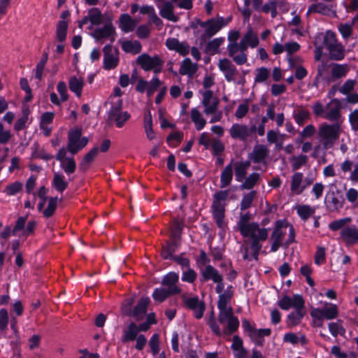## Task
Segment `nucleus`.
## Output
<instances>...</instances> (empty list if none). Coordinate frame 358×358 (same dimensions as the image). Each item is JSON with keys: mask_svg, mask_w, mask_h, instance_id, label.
<instances>
[{"mask_svg": "<svg viewBox=\"0 0 358 358\" xmlns=\"http://www.w3.org/2000/svg\"><path fill=\"white\" fill-rule=\"evenodd\" d=\"M83 85L84 80L83 78L73 76L69 79V89L72 92L75 93L78 97H80L82 95Z\"/></svg>", "mask_w": 358, "mask_h": 358, "instance_id": "nucleus-31", "label": "nucleus"}, {"mask_svg": "<svg viewBox=\"0 0 358 358\" xmlns=\"http://www.w3.org/2000/svg\"><path fill=\"white\" fill-rule=\"evenodd\" d=\"M341 133V128L338 123L320 124L317 131V138L325 150L334 147L338 140Z\"/></svg>", "mask_w": 358, "mask_h": 358, "instance_id": "nucleus-3", "label": "nucleus"}, {"mask_svg": "<svg viewBox=\"0 0 358 358\" xmlns=\"http://www.w3.org/2000/svg\"><path fill=\"white\" fill-rule=\"evenodd\" d=\"M58 203V198L57 197H51L49 199L48 201V207L43 210V215L46 217H49L51 215H53L57 205Z\"/></svg>", "mask_w": 358, "mask_h": 358, "instance_id": "nucleus-54", "label": "nucleus"}, {"mask_svg": "<svg viewBox=\"0 0 358 358\" xmlns=\"http://www.w3.org/2000/svg\"><path fill=\"white\" fill-rule=\"evenodd\" d=\"M306 312L294 310L289 313L287 316L286 323L288 327L292 328L301 323Z\"/></svg>", "mask_w": 358, "mask_h": 358, "instance_id": "nucleus-32", "label": "nucleus"}, {"mask_svg": "<svg viewBox=\"0 0 358 358\" xmlns=\"http://www.w3.org/2000/svg\"><path fill=\"white\" fill-rule=\"evenodd\" d=\"M169 295H173L169 291L164 288H156L152 294V297L155 301L158 302L164 301Z\"/></svg>", "mask_w": 358, "mask_h": 358, "instance_id": "nucleus-48", "label": "nucleus"}, {"mask_svg": "<svg viewBox=\"0 0 358 358\" xmlns=\"http://www.w3.org/2000/svg\"><path fill=\"white\" fill-rule=\"evenodd\" d=\"M259 43V39L257 36L252 31H248L242 38L238 43V45L242 48V49L247 50L248 48L250 47L252 48H255Z\"/></svg>", "mask_w": 358, "mask_h": 358, "instance_id": "nucleus-28", "label": "nucleus"}, {"mask_svg": "<svg viewBox=\"0 0 358 358\" xmlns=\"http://www.w3.org/2000/svg\"><path fill=\"white\" fill-rule=\"evenodd\" d=\"M88 138L82 136V129L74 127L68 133L67 150L72 155H75L84 148L88 143Z\"/></svg>", "mask_w": 358, "mask_h": 358, "instance_id": "nucleus-5", "label": "nucleus"}, {"mask_svg": "<svg viewBox=\"0 0 358 358\" xmlns=\"http://www.w3.org/2000/svg\"><path fill=\"white\" fill-rule=\"evenodd\" d=\"M108 16L103 15L98 8H94L90 9L87 15V19H89V22L91 23L90 29H93L94 26L99 25L103 20L105 22Z\"/></svg>", "mask_w": 358, "mask_h": 358, "instance_id": "nucleus-29", "label": "nucleus"}, {"mask_svg": "<svg viewBox=\"0 0 358 358\" xmlns=\"http://www.w3.org/2000/svg\"><path fill=\"white\" fill-rule=\"evenodd\" d=\"M227 24V22H224V18L221 17L217 20H209L208 22L202 24V26L206 27V34L208 36H211L215 34Z\"/></svg>", "mask_w": 358, "mask_h": 358, "instance_id": "nucleus-25", "label": "nucleus"}, {"mask_svg": "<svg viewBox=\"0 0 358 358\" xmlns=\"http://www.w3.org/2000/svg\"><path fill=\"white\" fill-rule=\"evenodd\" d=\"M218 68L224 73L227 81L234 80L236 74V69L231 61L227 59H220L218 63Z\"/></svg>", "mask_w": 358, "mask_h": 358, "instance_id": "nucleus-21", "label": "nucleus"}, {"mask_svg": "<svg viewBox=\"0 0 358 358\" xmlns=\"http://www.w3.org/2000/svg\"><path fill=\"white\" fill-rule=\"evenodd\" d=\"M243 327L256 345H262L264 341V337L268 335V329H256L247 320L243 321Z\"/></svg>", "mask_w": 358, "mask_h": 358, "instance_id": "nucleus-12", "label": "nucleus"}, {"mask_svg": "<svg viewBox=\"0 0 358 358\" xmlns=\"http://www.w3.org/2000/svg\"><path fill=\"white\" fill-rule=\"evenodd\" d=\"M179 282V275L175 272H169L164 276L162 283L167 287V290L173 294H177L181 292V289L178 286Z\"/></svg>", "mask_w": 358, "mask_h": 358, "instance_id": "nucleus-16", "label": "nucleus"}, {"mask_svg": "<svg viewBox=\"0 0 358 358\" xmlns=\"http://www.w3.org/2000/svg\"><path fill=\"white\" fill-rule=\"evenodd\" d=\"M202 278L204 281L212 280L217 283L216 291L220 294L224 289L222 275L218 271L211 266H206L201 272Z\"/></svg>", "mask_w": 358, "mask_h": 358, "instance_id": "nucleus-13", "label": "nucleus"}, {"mask_svg": "<svg viewBox=\"0 0 358 358\" xmlns=\"http://www.w3.org/2000/svg\"><path fill=\"white\" fill-rule=\"evenodd\" d=\"M316 132L315 127L313 124H308L299 133V137L301 138L299 141L302 142L303 139L312 137Z\"/></svg>", "mask_w": 358, "mask_h": 358, "instance_id": "nucleus-58", "label": "nucleus"}, {"mask_svg": "<svg viewBox=\"0 0 358 358\" xmlns=\"http://www.w3.org/2000/svg\"><path fill=\"white\" fill-rule=\"evenodd\" d=\"M52 185L60 192H62L67 187V182L64 177L59 173H55Z\"/></svg>", "mask_w": 358, "mask_h": 358, "instance_id": "nucleus-45", "label": "nucleus"}, {"mask_svg": "<svg viewBox=\"0 0 358 358\" xmlns=\"http://www.w3.org/2000/svg\"><path fill=\"white\" fill-rule=\"evenodd\" d=\"M303 174L301 172H296L293 174L291 178L290 191L292 195H299L307 188L305 185Z\"/></svg>", "mask_w": 358, "mask_h": 358, "instance_id": "nucleus-18", "label": "nucleus"}, {"mask_svg": "<svg viewBox=\"0 0 358 358\" xmlns=\"http://www.w3.org/2000/svg\"><path fill=\"white\" fill-rule=\"evenodd\" d=\"M341 104L338 99L331 100L327 105L325 117L330 121H337L341 117Z\"/></svg>", "mask_w": 358, "mask_h": 358, "instance_id": "nucleus-23", "label": "nucleus"}, {"mask_svg": "<svg viewBox=\"0 0 358 358\" xmlns=\"http://www.w3.org/2000/svg\"><path fill=\"white\" fill-rule=\"evenodd\" d=\"M122 48L126 52L137 54L141 50V45L137 41H126L122 43Z\"/></svg>", "mask_w": 358, "mask_h": 358, "instance_id": "nucleus-36", "label": "nucleus"}, {"mask_svg": "<svg viewBox=\"0 0 358 358\" xmlns=\"http://www.w3.org/2000/svg\"><path fill=\"white\" fill-rule=\"evenodd\" d=\"M349 69L347 64H333L331 66V78L333 80L345 77Z\"/></svg>", "mask_w": 358, "mask_h": 358, "instance_id": "nucleus-35", "label": "nucleus"}, {"mask_svg": "<svg viewBox=\"0 0 358 358\" xmlns=\"http://www.w3.org/2000/svg\"><path fill=\"white\" fill-rule=\"evenodd\" d=\"M351 221L350 217L343 218L334 220L329 224V227L332 231H337L344 228V226Z\"/></svg>", "mask_w": 358, "mask_h": 358, "instance_id": "nucleus-55", "label": "nucleus"}, {"mask_svg": "<svg viewBox=\"0 0 358 358\" xmlns=\"http://www.w3.org/2000/svg\"><path fill=\"white\" fill-rule=\"evenodd\" d=\"M157 7L159 9L160 15L171 22H176L178 17L174 13V6L171 1H164L161 3H157Z\"/></svg>", "mask_w": 358, "mask_h": 358, "instance_id": "nucleus-17", "label": "nucleus"}, {"mask_svg": "<svg viewBox=\"0 0 358 358\" xmlns=\"http://www.w3.org/2000/svg\"><path fill=\"white\" fill-rule=\"evenodd\" d=\"M248 163H239L236 166V177L237 180L241 181L245 177L246 169L248 167Z\"/></svg>", "mask_w": 358, "mask_h": 358, "instance_id": "nucleus-60", "label": "nucleus"}, {"mask_svg": "<svg viewBox=\"0 0 358 358\" xmlns=\"http://www.w3.org/2000/svg\"><path fill=\"white\" fill-rule=\"evenodd\" d=\"M23 187V184L21 182L15 181L7 185L4 189V193L8 196H13L20 192Z\"/></svg>", "mask_w": 358, "mask_h": 358, "instance_id": "nucleus-47", "label": "nucleus"}, {"mask_svg": "<svg viewBox=\"0 0 358 358\" xmlns=\"http://www.w3.org/2000/svg\"><path fill=\"white\" fill-rule=\"evenodd\" d=\"M322 309L324 318L327 320L334 319L338 315V308L337 306L334 304H331L329 306L324 307Z\"/></svg>", "mask_w": 358, "mask_h": 358, "instance_id": "nucleus-51", "label": "nucleus"}, {"mask_svg": "<svg viewBox=\"0 0 358 358\" xmlns=\"http://www.w3.org/2000/svg\"><path fill=\"white\" fill-rule=\"evenodd\" d=\"M149 302L150 299L148 297L141 298L134 310V315L137 318L143 315L146 312Z\"/></svg>", "mask_w": 358, "mask_h": 358, "instance_id": "nucleus-42", "label": "nucleus"}, {"mask_svg": "<svg viewBox=\"0 0 358 358\" xmlns=\"http://www.w3.org/2000/svg\"><path fill=\"white\" fill-rule=\"evenodd\" d=\"M330 12V8L328 6L323 3H317L310 5L308 7L307 15L310 13H320L322 15H328Z\"/></svg>", "mask_w": 358, "mask_h": 358, "instance_id": "nucleus-41", "label": "nucleus"}, {"mask_svg": "<svg viewBox=\"0 0 358 358\" xmlns=\"http://www.w3.org/2000/svg\"><path fill=\"white\" fill-rule=\"evenodd\" d=\"M341 170L344 174L350 173L349 179L358 183V163L354 164L352 161L345 159L341 164Z\"/></svg>", "mask_w": 358, "mask_h": 358, "instance_id": "nucleus-20", "label": "nucleus"}, {"mask_svg": "<svg viewBox=\"0 0 358 358\" xmlns=\"http://www.w3.org/2000/svg\"><path fill=\"white\" fill-rule=\"evenodd\" d=\"M315 211V208L309 205H300L296 207L297 214L304 221L312 216Z\"/></svg>", "mask_w": 358, "mask_h": 358, "instance_id": "nucleus-38", "label": "nucleus"}, {"mask_svg": "<svg viewBox=\"0 0 358 358\" xmlns=\"http://www.w3.org/2000/svg\"><path fill=\"white\" fill-rule=\"evenodd\" d=\"M326 250L324 247H317L315 254V263L317 265L323 264L325 261Z\"/></svg>", "mask_w": 358, "mask_h": 358, "instance_id": "nucleus-63", "label": "nucleus"}, {"mask_svg": "<svg viewBox=\"0 0 358 358\" xmlns=\"http://www.w3.org/2000/svg\"><path fill=\"white\" fill-rule=\"evenodd\" d=\"M55 114L51 112H46L43 113L40 120V129L42 130L43 134L48 136L52 131V123L53 121Z\"/></svg>", "mask_w": 358, "mask_h": 358, "instance_id": "nucleus-26", "label": "nucleus"}, {"mask_svg": "<svg viewBox=\"0 0 358 358\" xmlns=\"http://www.w3.org/2000/svg\"><path fill=\"white\" fill-rule=\"evenodd\" d=\"M190 115L196 129L198 131L201 130L206 124V120L203 117L201 113L196 108H193Z\"/></svg>", "mask_w": 358, "mask_h": 358, "instance_id": "nucleus-34", "label": "nucleus"}, {"mask_svg": "<svg viewBox=\"0 0 358 358\" xmlns=\"http://www.w3.org/2000/svg\"><path fill=\"white\" fill-rule=\"evenodd\" d=\"M107 47L104 48V67L106 69H112L116 67L118 64V57L117 52H107Z\"/></svg>", "mask_w": 358, "mask_h": 358, "instance_id": "nucleus-33", "label": "nucleus"}, {"mask_svg": "<svg viewBox=\"0 0 358 358\" xmlns=\"http://www.w3.org/2000/svg\"><path fill=\"white\" fill-rule=\"evenodd\" d=\"M229 56L232 58L234 62L238 65L243 64L247 61V55L245 53V50L242 49L238 43H229L227 46Z\"/></svg>", "mask_w": 358, "mask_h": 358, "instance_id": "nucleus-15", "label": "nucleus"}, {"mask_svg": "<svg viewBox=\"0 0 358 358\" xmlns=\"http://www.w3.org/2000/svg\"><path fill=\"white\" fill-rule=\"evenodd\" d=\"M8 324V313L5 308L0 309V330L6 331Z\"/></svg>", "mask_w": 358, "mask_h": 358, "instance_id": "nucleus-61", "label": "nucleus"}, {"mask_svg": "<svg viewBox=\"0 0 358 358\" xmlns=\"http://www.w3.org/2000/svg\"><path fill=\"white\" fill-rule=\"evenodd\" d=\"M289 231V236L285 242L287 245L294 242L295 232L294 227L290 224L286 220H279L275 222L273 231L272 233V243L271 250L275 252L278 250L282 243L284 236Z\"/></svg>", "mask_w": 358, "mask_h": 358, "instance_id": "nucleus-2", "label": "nucleus"}, {"mask_svg": "<svg viewBox=\"0 0 358 358\" xmlns=\"http://www.w3.org/2000/svg\"><path fill=\"white\" fill-rule=\"evenodd\" d=\"M234 294L231 286L227 288L219 296L217 307L219 309V322L227 323V327L223 330L224 334H229L237 329L239 325L238 320L234 315L233 309L230 304Z\"/></svg>", "mask_w": 358, "mask_h": 358, "instance_id": "nucleus-1", "label": "nucleus"}, {"mask_svg": "<svg viewBox=\"0 0 358 358\" xmlns=\"http://www.w3.org/2000/svg\"><path fill=\"white\" fill-rule=\"evenodd\" d=\"M324 44L329 50L331 58L335 60H341L345 56L343 46L337 41L336 35L327 32L324 37Z\"/></svg>", "mask_w": 358, "mask_h": 358, "instance_id": "nucleus-7", "label": "nucleus"}, {"mask_svg": "<svg viewBox=\"0 0 358 358\" xmlns=\"http://www.w3.org/2000/svg\"><path fill=\"white\" fill-rule=\"evenodd\" d=\"M266 155V149L262 145H257L255 148L252 153L251 154V159L256 162H259L265 157Z\"/></svg>", "mask_w": 358, "mask_h": 358, "instance_id": "nucleus-50", "label": "nucleus"}, {"mask_svg": "<svg viewBox=\"0 0 358 358\" xmlns=\"http://www.w3.org/2000/svg\"><path fill=\"white\" fill-rule=\"evenodd\" d=\"M341 238L347 245L358 242V229L355 226L345 227L341 231Z\"/></svg>", "mask_w": 358, "mask_h": 358, "instance_id": "nucleus-22", "label": "nucleus"}, {"mask_svg": "<svg viewBox=\"0 0 358 358\" xmlns=\"http://www.w3.org/2000/svg\"><path fill=\"white\" fill-rule=\"evenodd\" d=\"M252 132L253 128L241 124H234L229 129V134L233 138L241 140H245Z\"/></svg>", "mask_w": 358, "mask_h": 358, "instance_id": "nucleus-19", "label": "nucleus"}, {"mask_svg": "<svg viewBox=\"0 0 358 358\" xmlns=\"http://www.w3.org/2000/svg\"><path fill=\"white\" fill-rule=\"evenodd\" d=\"M349 120L354 131H358V109L352 111L349 115Z\"/></svg>", "mask_w": 358, "mask_h": 358, "instance_id": "nucleus-64", "label": "nucleus"}, {"mask_svg": "<svg viewBox=\"0 0 358 358\" xmlns=\"http://www.w3.org/2000/svg\"><path fill=\"white\" fill-rule=\"evenodd\" d=\"M67 150L62 148L57 152L56 159L61 163V167L66 173H72L76 169V162L73 157H66Z\"/></svg>", "mask_w": 358, "mask_h": 358, "instance_id": "nucleus-14", "label": "nucleus"}, {"mask_svg": "<svg viewBox=\"0 0 358 358\" xmlns=\"http://www.w3.org/2000/svg\"><path fill=\"white\" fill-rule=\"evenodd\" d=\"M166 45L169 50H174L183 56L189 52V45L185 43L180 42L175 38H168L166 41Z\"/></svg>", "mask_w": 358, "mask_h": 358, "instance_id": "nucleus-24", "label": "nucleus"}, {"mask_svg": "<svg viewBox=\"0 0 358 358\" xmlns=\"http://www.w3.org/2000/svg\"><path fill=\"white\" fill-rule=\"evenodd\" d=\"M139 332L138 327L134 323H131L124 331V339L126 341H134Z\"/></svg>", "mask_w": 358, "mask_h": 358, "instance_id": "nucleus-44", "label": "nucleus"}, {"mask_svg": "<svg viewBox=\"0 0 358 358\" xmlns=\"http://www.w3.org/2000/svg\"><path fill=\"white\" fill-rule=\"evenodd\" d=\"M220 101L210 90H206L202 93L201 103L204 108V113L206 115L215 113L218 109Z\"/></svg>", "mask_w": 358, "mask_h": 358, "instance_id": "nucleus-10", "label": "nucleus"}, {"mask_svg": "<svg viewBox=\"0 0 358 358\" xmlns=\"http://www.w3.org/2000/svg\"><path fill=\"white\" fill-rule=\"evenodd\" d=\"M68 27V22L66 20L59 21L57 25L56 38L57 41L62 42L65 41L66 37V31Z\"/></svg>", "mask_w": 358, "mask_h": 358, "instance_id": "nucleus-43", "label": "nucleus"}, {"mask_svg": "<svg viewBox=\"0 0 358 358\" xmlns=\"http://www.w3.org/2000/svg\"><path fill=\"white\" fill-rule=\"evenodd\" d=\"M292 307L294 308V310L306 312L305 310V302L303 297L299 294H295L291 297Z\"/></svg>", "mask_w": 358, "mask_h": 358, "instance_id": "nucleus-46", "label": "nucleus"}, {"mask_svg": "<svg viewBox=\"0 0 358 358\" xmlns=\"http://www.w3.org/2000/svg\"><path fill=\"white\" fill-rule=\"evenodd\" d=\"M149 345L153 356L159 352V336L158 334L152 336L149 341Z\"/></svg>", "mask_w": 358, "mask_h": 358, "instance_id": "nucleus-53", "label": "nucleus"}, {"mask_svg": "<svg viewBox=\"0 0 358 358\" xmlns=\"http://www.w3.org/2000/svg\"><path fill=\"white\" fill-rule=\"evenodd\" d=\"M308 162V157L304 155H300L299 156H294L292 158V169L296 171L299 169L302 166L306 164Z\"/></svg>", "mask_w": 358, "mask_h": 358, "instance_id": "nucleus-49", "label": "nucleus"}, {"mask_svg": "<svg viewBox=\"0 0 358 358\" xmlns=\"http://www.w3.org/2000/svg\"><path fill=\"white\" fill-rule=\"evenodd\" d=\"M223 42H224V38H215V39L210 41L207 44L206 51L209 54L215 53L217 51L219 47L223 43Z\"/></svg>", "mask_w": 358, "mask_h": 358, "instance_id": "nucleus-52", "label": "nucleus"}, {"mask_svg": "<svg viewBox=\"0 0 358 358\" xmlns=\"http://www.w3.org/2000/svg\"><path fill=\"white\" fill-rule=\"evenodd\" d=\"M196 275H197L194 270L187 268V270L182 272V280L189 283H192L196 280Z\"/></svg>", "mask_w": 358, "mask_h": 358, "instance_id": "nucleus-62", "label": "nucleus"}, {"mask_svg": "<svg viewBox=\"0 0 358 358\" xmlns=\"http://www.w3.org/2000/svg\"><path fill=\"white\" fill-rule=\"evenodd\" d=\"M213 216L219 227L222 228L224 226V206H212Z\"/></svg>", "mask_w": 358, "mask_h": 358, "instance_id": "nucleus-39", "label": "nucleus"}, {"mask_svg": "<svg viewBox=\"0 0 358 358\" xmlns=\"http://www.w3.org/2000/svg\"><path fill=\"white\" fill-rule=\"evenodd\" d=\"M249 216L245 214L241 216L238 228L242 236L251 238L254 242L265 240L267 231L265 229L259 228L255 223H250Z\"/></svg>", "mask_w": 358, "mask_h": 358, "instance_id": "nucleus-4", "label": "nucleus"}, {"mask_svg": "<svg viewBox=\"0 0 358 358\" xmlns=\"http://www.w3.org/2000/svg\"><path fill=\"white\" fill-rule=\"evenodd\" d=\"M137 63L145 71H153L155 73L161 72L164 61L155 55L150 56L148 54H142L137 57Z\"/></svg>", "mask_w": 358, "mask_h": 358, "instance_id": "nucleus-6", "label": "nucleus"}, {"mask_svg": "<svg viewBox=\"0 0 358 358\" xmlns=\"http://www.w3.org/2000/svg\"><path fill=\"white\" fill-rule=\"evenodd\" d=\"M137 20L132 19L128 14H122L119 18V28L124 33L134 30Z\"/></svg>", "mask_w": 358, "mask_h": 358, "instance_id": "nucleus-27", "label": "nucleus"}, {"mask_svg": "<svg viewBox=\"0 0 358 358\" xmlns=\"http://www.w3.org/2000/svg\"><path fill=\"white\" fill-rule=\"evenodd\" d=\"M181 299L185 306L193 311L196 319H201L203 317L206 306L204 303L200 301L197 296L188 298L185 294H182Z\"/></svg>", "mask_w": 358, "mask_h": 358, "instance_id": "nucleus-11", "label": "nucleus"}, {"mask_svg": "<svg viewBox=\"0 0 358 358\" xmlns=\"http://www.w3.org/2000/svg\"><path fill=\"white\" fill-rule=\"evenodd\" d=\"M232 176L233 169L231 166L229 165L225 167V169L223 170L221 174L220 187L224 188L228 186L232 180Z\"/></svg>", "mask_w": 358, "mask_h": 358, "instance_id": "nucleus-40", "label": "nucleus"}, {"mask_svg": "<svg viewBox=\"0 0 358 358\" xmlns=\"http://www.w3.org/2000/svg\"><path fill=\"white\" fill-rule=\"evenodd\" d=\"M329 329L331 335L334 337H336L338 334L343 335L345 332V329L339 322L329 323Z\"/></svg>", "mask_w": 358, "mask_h": 358, "instance_id": "nucleus-56", "label": "nucleus"}, {"mask_svg": "<svg viewBox=\"0 0 358 358\" xmlns=\"http://www.w3.org/2000/svg\"><path fill=\"white\" fill-rule=\"evenodd\" d=\"M310 112L308 109L303 106H298L293 111V117L295 122L299 125L302 126L310 118Z\"/></svg>", "mask_w": 358, "mask_h": 358, "instance_id": "nucleus-30", "label": "nucleus"}, {"mask_svg": "<svg viewBox=\"0 0 358 358\" xmlns=\"http://www.w3.org/2000/svg\"><path fill=\"white\" fill-rule=\"evenodd\" d=\"M98 154V148H94L92 149L84 157L81 162V166L86 167L90 164Z\"/></svg>", "mask_w": 358, "mask_h": 358, "instance_id": "nucleus-59", "label": "nucleus"}, {"mask_svg": "<svg viewBox=\"0 0 358 358\" xmlns=\"http://www.w3.org/2000/svg\"><path fill=\"white\" fill-rule=\"evenodd\" d=\"M122 103L120 99L112 106L109 113L108 118L111 122L115 123L118 128L124 126V123L130 118V115L127 111H122Z\"/></svg>", "mask_w": 358, "mask_h": 358, "instance_id": "nucleus-8", "label": "nucleus"}, {"mask_svg": "<svg viewBox=\"0 0 358 358\" xmlns=\"http://www.w3.org/2000/svg\"><path fill=\"white\" fill-rule=\"evenodd\" d=\"M228 190L219 191L214 194L213 206H224L223 202L228 196Z\"/></svg>", "mask_w": 358, "mask_h": 358, "instance_id": "nucleus-57", "label": "nucleus"}, {"mask_svg": "<svg viewBox=\"0 0 358 358\" xmlns=\"http://www.w3.org/2000/svg\"><path fill=\"white\" fill-rule=\"evenodd\" d=\"M113 16H108L104 26L97 28L92 33V36L96 41L109 38L111 41L115 38V29L112 24Z\"/></svg>", "mask_w": 358, "mask_h": 358, "instance_id": "nucleus-9", "label": "nucleus"}, {"mask_svg": "<svg viewBox=\"0 0 358 358\" xmlns=\"http://www.w3.org/2000/svg\"><path fill=\"white\" fill-rule=\"evenodd\" d=\"M196 65L191 62L190 59H185L180 68V73L182 75L192 76L196 71Z\"/></svg>", "mask_w": 358, "mask_h": 358, "instance_id": "nucleus-37", "label": "nucleus"}]
</instances>
